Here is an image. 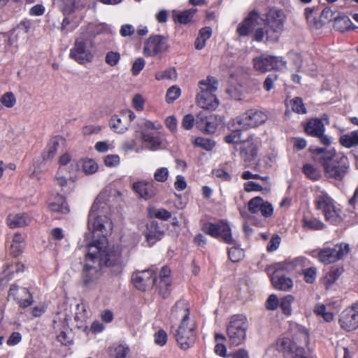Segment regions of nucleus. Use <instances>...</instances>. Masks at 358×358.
I'll list each match as a JSON object with an SVG mask.
<instances>
[{
	"label": "nucleus",
	"instance_id": "nucleus-1",
	"mask_svg": "<svg viewBox=\"0 0 358 358\" xmlns=\"http://www.w3.org/2000/svg\"><path fill=\"white\" fill-rule=\"evenodd\" d=\"M100 204L96 199L91 207L88 216V229L93 234L94 238L96 234L98 239L87 244V252L95 248L94 260L97 265L102 268L106 266L111 268L113 275L122 273L124 264L122 252L119 247L108 245L106 236L112 229V224L107 217L100 215Z\"/></svg>",
	"mask_w": 358,
	"mask_h": 358
},
{
	"label": "nucleus",
	"instance_id": "nucleus-2",
	"mask_svg": "<svg viewBox=\"0 0 358 358\" xmlns=\"http://www.w3.org/2000/svg\"><path fill=\"white\" fill-rule=\"evenodd\" d=\"M170 319L180 322L174 333L179 348L187 350L193 347L196 338V325L189 317V306L187 301L179 300L175 303L171 308Z\"/></svg>",
	"mask_w": 358,
	"mask_h": 358
},
{
	"label": "nucleus",
	"instance_id": "nucleus-3",
	"mask_svg": "<svg viewBox=\"0 0 358 358\" xmlns=\"http://www.w3.org/2000/svg\"><path fill=\"white\" fill-rule=\"evenodd\" d=\"M313 153L315 160L322 166L327 178L342 181L349 173L348 157L337 155L334 149L316 148Z\"/></svg>",
	"mask_w": 358,
	"mask_h": 358
},
{
	"label": "nucleus",
	"instance_id": "nucleus-4",
	"mask_svg": "<svg viewBox=\"0 0 358 358\" xmlns=\"http://www.w3.org/2000/svg\"><path fill=\"white\" fill-rule=\"evenodd\" d=\"M202 231L213 238H220L225 243L232 245L228 249L229 258L231 262H238L244 257V251L240 248L238 241L232 237L231 229L227 220L206 222L203 224Z\"/></svg>",
	"mask_w": 358,
	"mask_h": 358
},
{
	"label": "nucleus",
	"instance_id": "nucleus-5",
	"mask_svg": "<svg viewBox=\"0 0 358 358\" xmlns=\"http://www.w3.org/2000/svg\"><path fill=\"white\" fill-rule=\"evenodd\" d=\"M95 42L89 33H82L75 39L70 50L69 57L79 64H86L93 61L95 55Z\"/></svg>",
	"mask_w": 358,
	"mask_h": 358
},
{
	"label": "nucleus",
	"instance_id": "nucleus-6",
	"mask_svg": "<svg viewBox=\"0 0 358 358\" xmlns=\"http://www.w3.org/2000/svg\"><path fill=\"white\" fill-rule=\"evenodd\" d=\"M218 87L217 80L213 76L199 82V92L196 95V103L201 108L206 110H215L219 105L215 92Z\"/></svg>",
	"mask_w": 358,
	"mask_h": 358
},
{
	"label": "nucleus",
	"instance_id": "nucleus-7",
	"mask_svg": "<svg viewBox=\"0 0 358 358\" xmlns=\"http://www.w3.org/2000/svg\"><path fill=\"white\" fill-rule=\"evenodd\" d=\"M315 205L321 210L327 222L336 224L341 222V210L334 200L324 191L319 190L315 194Z\"/></svg>",
	"mask_w": 358,
	"mask_h": 358
},
{
	"label": "nucleus",
	"instance_id": "nucleus-8",
	"mask_svg": "<svg viewBox=\"0 0 358 358\" xmlns=\"http://www.w3.org/2000/svg\"><path fill=\"white\" fill-rule=\"evenodd\" d=\"M306 259L303 257H297L293 260H286L284 262H278L274 264L275 272L272 275L271 280L275 289L280 290H289L293 285L291 278H287L280 274V271H292L296 267L302 266Z\"/></svg>",
	"mask_w": 358,
	"mask_h": 358
},
{
	"label": "nucleus",
	"instance_id": "nucleus-9",
	"mask_svg": "<svg viewBox=\"0 0 358 358\" xmlns=\"http://www.w3.org/2000/svg\"><path fill=\"white\" fill-rule=\"evenodd\" d=\"M308 343V335L305 331H301L296 335L294 341L287 337H282L278 340L277 349L282 352H291L295 353L294 358H311L306 355L303 345Z\"/></svg>",
	"mask_w": 358,
	"mask_h": 358
},
{
	"label": "nucleus",
	"instance_id": "nucleus-10",
	"mask_svg": "<svg viewBox=\"0 0 358 358\" xmlns=\"http://www.w3.org/2000/svg\"><path fill=\"white\" fill-rule=\"evenodd\" d=\"M248 322L245 316L236 315L231 317L227 327V336L231 345L238 346L244 343Z\"/></svg>",
	"mask_w": 358,
	"mask_h": 358
},
{
	"label": "nucleus",
	"instance_id": "nucleus-11",
	"mask_svg": "<svg viewBox=\"0 0 358 358\" xmlns=\"http://www.w3.org/2000/svg\"><path fill=\"white\" fill-rule=\"evenodd\" d=\"M95 248H92L90 253L85 255V268L83 272V282L85 287L94 289L96 287L100 277L102 275L101 267L94 262Z\"/></svg>",
	"mask_w": 358,
	"mask_h": 358
},
{
	"label": "nucleus",
	"instance_id": "nucleus-12",
	"mask_svg": "<svg viewBox=\"0 0 358 358\" xmlns=\"http://www.w3.org/2000/svg\"><path fill=\"white\" fill-rule=\"evenodd\" d=\"M285 15L282 11L271 9L266 14V33L267 41L275 42L278 40L283 28Z\"/></svg>",
	"mask_w": 358,
	"mask_h": 358
},
{
	"label": "nucleus",
	"instance_id": "nucleus-13",
	"mask_svg": "<svg viewBox=\"0 0 358 358\" xmlns=\"http://www.w3.org/2000/svg\"><path fill=\"white\" fill-rule=\"evenodd\" d=\"M350 251V245L345 243L336 244L332 247L324 245L318 252V260L324 264L335 263L343 258Z\"/></svg>",
	"mask_w": 358,
	"mask_h": 358
},
{
	"label": "nucleus",
	"instance_id": "nucleus-14",
	"mask_svg": "<svg viewBox=\"0 0 358 358\" xmlns=\"http://www.w3.org/2000/svg\"><path fill=\"white\" fill-rule=\"evenodd\" d=\"M254 69L260 73H266L272 70L280 71L285 68L286 62L281 57L262 54L252 60Z\"/></svg>",
	"mask_w": 358,
	"mask_h": 358
},
{
	"label": "nucleus",
	"instance_id": "nucleus-15",
	"mask_svg": "<svg viewBox=\"0 0 358 358\" xmlns=\"http://www.w3.org/2000/svg\"><path fill=\"white\" fill-rule=\"evenodd\" d=\"M267 118L265 113L257 109H250L233 119V125L238 124L240 128L248 129L264 124Z\"/></svg>",
	"mask_w": 358,
	"mask_h": 358
},
{
	"label": "nucleus",
	"instance_id": "nucleus-16",
	"mask_svg": "<svg viewBox=\"0 0 358 358\" xmlns=\"http://www.w3.org/2000/svg\"><path fill=\"white\" fill-rule=\"evenodd\" d=\"M167 38L162 35H151L144 43L143 53L147 57L160 56L169 50Z\"/></svg>",
	"mask_w": 358,
	"mask_h": 358
},
{
	"label": "nucleus",
	"instance_id": "nucleus-17",
	"mask_svg": "<svg viewBox=\"0 0 358 358\" xmlns=\"http://www.w3.org/2000/svg\"><path fill=\"white\" fill-rule=\"evenodd\" d=\"M8 298L15 301L22 308H26L34 303L33 296L29 289L15 283L10 285Z\"/></svg>",
	"mask_w": 358,
	"mask_h": 358
},
{
	"label": "nucleus",
	"instance_id": "nucleus-18",
	"mask_svg": "<svg viewBox=\"0 0 358 358\" xmlns=\"http://www.w3.org/2000/svg\"><path fill=\"white\" fill-rule=\"evenodd\" d=\"M131 279L138 289L146 291L153 287L156 282V275L152 270H144L134 273Z\"/></svg>",
	"mask_w": 358,
	"mask_h": 358
},
{
	"label": "nucleus",
	"instance_id": "nucleus-19",
	"mask_svg": "<svg viewBox=\"0 0 358 358\" xmlns=\"http://www.w3.org/2000/svg\"><path fill=\"white\" fill-rule=\"evenodd\" d=\"M339 324L341 327L347 331L357 329L358 305L355 304L345 309L340 315Z\"/></svg>",
	"mask_w": 358,
	"mask_h": 358
},
{
	"label": "nucleus",
	"instance_id": "nucleus-20",
	"mask_svg": "<svg viewBox=\"0 0 358 358\" xmlns=\"http://www.w3.org/2000/svg\"><path fill=\"white\" fill-rule=\"evenodd\" d=\"M135 137H139L145 148L152 151L161 148L163 144L162 138L159 133L135 131Z\"/></svg>",
	"mask_w": 358,
	"mask_h": 358
},
{
	"label": "nucleus",
	"instance_id": "nucleus-21",
	"mask_svg": "<svg viewBox=\"0 0 358 358\" xmlns=\"http://www.w3.org/2000/svg\"><path fill=\"white\" fill-rule=\"evenodd\" d=\"M132 189L140 198L144 200L152 199L157 192V185L152 180H140L134 182Z\"/></svg>",
	"mask_w": 358,
	"mask_h": 358
},
{
	"label": "nucleus",
	"instance_id": "nucleus-22",
	"mask_svg": "<svg viewBox=\"0 0 358 358\" xmlns=\"http://www.w3.org/2000/svg\"><path fill=\"white\" fill-rule=\"evenodd\" d=\"M248 210L252 214L261 213L266 217L271 216L273 212L272 205L259 196L255 197L249 201Z\"/></svg>",
	"mask_w": 358,
	"mask_h": 358
},
{
	"label": "nucleus",
	"instance_id": "nucleus-23",
	"mask_svg": "<svg viewBox=\"0 0 358 358\" xmlns=\"http://www.w3.org/2000/svg\"><path fill=\"white\" fill-rule=\"evenodd\" d=\"M26 236L20 232H16L12 236L11 241L8 236L6 241V246L11 255L13 257L19 256L24 247Z\"/></svg>",
	"mask_w": 358,
	"mask_h": 358
},
{
	"label": "nucleus",
	"instance_id": "nucleus-24",
	"mask_svg": "<svg viewBox=\"0 0 358 358\" xmlns=\"http://www.w3.org/2000/svg\"><path fill=\"white\" fill-rule=\"evenodd\" d=\"M259 143V140L254 136H250L243 142L241 152L245 161L251 162L257 156Z\"/></svg>",
	"mask_w": 358,
	"mask_h": 358
},
{
	"label": "nucleus",
	"instance_id": "nucleus-25",
	"mask_svg": "<svg viewBox=\"0 0 358 358\" xmlns=\"http://www.w3.org/2000/svg\"><path fill=\"white\" fill-rule=\"evenodd\" d=\"M171 271L166 266L162 267L159 273V280L158 284L156 285L159 294L164 298L168 297L170 294L171 280H170Z\"/></svg>",
	"mask_w": 358,
	"mask_h": 358
},
{
	"label": "nucleus",
	"instance_id": "nucleus-26",
	"mask_svg": "<svg viewBox=\"0 0 358 358\" xmlns=\"http://www.w3.org/2000/svg\"><path fill=\"white\" fill-rule=\"evenodd\" d=\"M258 19V13L255 10L251 12L248 17L237 28L238 35L241 36H248L255 28Z\"/></svg>",
	"mask_w": 358,
	"mask_h": 358
},
{
	"label": "nucleus",
	"instance_id": "nucleus-27",
	"mask_svg": "<svg viewBox=\"0 0 358 358\" xmlns=\"http://www.w3.org/2000/svg\"><path fill=\"white\" fill-rule=\"evenodd\" d=\"M31 222L30 217L26 213H11L6 219L8 226L11 229L24 227Z\"/></svg>",
	"mask_w": 358,
	"mask_h": 358
},
{
	"label": "nucleus",
	"instance_id": "nucleus-28",
	"mask_svg": "<svg viewBox=\"0 0 358 358\" xmlns=\"http://www.w3.org/2000/svg\"><path fill=\"white\" fill-rule=\"evenodd\" d=\"M110 128L118 134H124L129 129V124L126 114L113 115L110 120Z\"/></svg>",
	"mask_w": 358,
	"mask_h": 358
},
{
	"label": "nucleus",
	"instance_id": "nucleus-29",
	"mask_svg": "<svg viewBox=\"0 0 358 358\" xmlns=\"http://www.w3.org/2000/svg\"><path fill=\"white\" fill-rule=\"evenodd\" d=\"M146 241L149 246H152L157 241L161 240L164 231L160 229L157 223L152 222L147 226Z\"/></svg>",
	"mask_w": 358,
	"mask_h": 358
},
{
	"label": "nucleus",
	"instance_id": "nucleus-30",
	"mask_svg": "<svg viewBox=\"0 0 358 358\" xmlns=\"http://www.w3.org/2000/svg\"><path fill=\"white\" fill-rule=\"evenodd\" d=\"M325 130L323 122L319 118L310 120L305 126V131L309 136L316 137Z\"/></svg>",
	"mask_w": 358,
	"mask_h": 358
},
{
	"label": "nucleus",
	"instance_id": "nucleus-31",
	"mask_svg": "<svg viewBox=\"0 0 358 358\" xmlns=\"http://www.w3.org/2000/svg\"><path fill=\"white\" fill-rule=\"evenodd\" d=\"M24 36L21 32L16 31V28L13 29L10 35L6 34H0V41H3L5 43L3 49L6 51H10L11 47H17V42L21 36Z\"/></svg>",
	"mask_w": 358,
	"mask_h": 358
},
{
	"label": "nucleus",
	"instance_id": "nucleus-32",
	"mask_svg": "<svg viewBox=\"0 0 358 358\" xmlns=\"http://www.w3.org/2000/svg\"><path fill=\"white\" fill-rule=\"evenodd\" d=\"M340 143L346 148L358 145V130L353 131L340 137Z\"/></svg>",
	"mask_w": 358,
	"mask_h": 358
},
{
	"label": "nucleus",
	"instance_id": "nucleus-33",
	"mask_svg": "<svg viewBox=\"0 0 358 358\" xmlns=\"http://www.w3.org/2000/svg\"><path fill=\"white\" fill-rule=\"evenodd\" d=\"M49 208L53 212H59L64 214L69 212V208L66 200L62 196H56L54 201L50 203Z\"/></svg>",
	"mask_w": 358,
	"mask_h": 358
},
{
	"label": "nucleus",
	"instance_id": "nucleus-34",
	"mask_svg": "<svg viewBox=\"0 0 358 358\" xmlns=\"http://www.w3.org/2000/svg\"><path fill=\"white\" fill-rule=\"evenodd\" d=\"M59 146V138H55L52 139L43 152L42 157L43 160H50L52 159L55 157Z\"/></svg>",
	"mask_w": 358,
	"mask_h": 358
},
{
	"label": "nucleus",
	"instance_id": "nucleus-35",
	"mask_svg": "<svg viewBox=\"0 0 358 358\" xmlns=\"http://www.w3.org/2000/svg\"><path fill=\"white\" fill-rule=\"evenodd\" d=\"M341 272L338 268L332 267L324 277L322 282L327 289H329L338 280Z\"/></svg>",
	"mask_w": 358,
	"mask_h": 358
},
{
	"label": "nucleus",
	"instance_id": "nucleus-36",
	"mask_svg": "<svg viewBox=\"0 0 358 358\" xmlns=\"http://www.w3.org/2000/svg\"><path fill=\"white\" fill-rule=\"evenodd\" d=\"M129 351L127 345L118 344L110 348V355L112 358H127Z\"/></svg>",
	"mask_w": 358,
	"mask_h": 358
},
{
	"label": "nucleus",
	"instance_id": "nucleus-37",
	"mask_svg": "<svg viewBox=\"0 0 358 358\" xmlns=\"http://www.w3.org/2000/svg\"><path fill=\"white\" fill-rule=\"evenodd\" d=\"M230 127L233 129V131L225 136L224 139L227 143H239L241 142V129H244L243 128H240L238 124L235 126L233 125V120L230 123Z\"/></svg>",
	"mask_w": 358,
	"mask_h": 358
},
{
	"label": "nucleus",
	"instance_id": "nucleus-38",
	"mask_svg": "<svg viewBox=\"0 0 358 358\" xmlns=\"http://www.w3.org/2000/svg\"><path fill=\"white\" fill-rule=\"evenodd\" d=\"M162 125L158 122H152L148 120H143L138 122V129L135 131L159 130Z\"/></svg>",
	"mask_w": 358,
	"mask_h": 358
},
{
	"label": "nucleus",
	"instance_id": "nucleus-39",
	"mask_svg": "<svg viewBox=\"0 0 358 358\" xmlns=\"http://www.w3.org/2000/svg\"><path fill=\"white\" fill-rule=\"evenodd\" d=\"M303 173L312 180H318L321 178L320 171L310 164L303 165Z\"/></svg>",
	"mask_w": 358,
	"mask_h": 358
},
{
	"label": "nucleus",
	"instance_id": "nucleus-40",
	"mask_svg": "<svg viewBox=\"0 0 358 358\" xmlns=\"http://www.w3.org/2000/svg\"><path fill=\"white\" fill-rule=\"evenodd\" d=\"M155 78L157 80H176L177 78V73L175 68H169L164 71H159L155 73Z\"/></svg>",
	"mask_w": 358,
	"mask_h": 358
},
{
	"label": "nucleus",
	"instance_id": "nucleus-41",
	"mask_svg": "<svg viewBox=\"0 0 358 358\" xmlns=\"http://www.w3.org/2000/svg\"><path fill=\"white\" fill-rule=\"evenodd\" d=\"M196 12V8L183 10L176 15V19L181 24H187L192 20V18Z\"/></svg>",
	"mask_w": 358,
	"mask_h": 358
},
{
	"label": "nucleus",
	"instance_id": "nucleus-42",
	"mask_svg": "<svg viewBox=\"0 0 358 358\" xmlns=\"http://www.w3.org/2000/svg\"><path fill=\"white\" fill-rule=\"evenodd\" d=\"M294 298L292 295H287L279 301V306L283 313L286 315H290L292 312V303Z\"/></svg>",
	"mask_w": 358,
	"mask_h": 358
},
{
	"label": "nucleus",
	"instance_id": "nucleus-43",
	"mask_svg": "<svg viewBox=\"0 0 358 358\" xmlns=\"http://www.w3.org/2000/svg\"><path fill=\"white\" fill-rule=\"evenodd\" d=\"M290 106L292 110L299 114H306L307 110L303 103L301 98L295 97L290 101Z\"/></svg>",
	"mask_w": 358,
	"mask_h": 358
},
{
	"label": "nucleus",
	"instance_id": "nucleus-44",
	"mask_svg": "<svg viewBox=\"0 0 358 358\" xmlns=\"http://www.w3.org/2000/svg\"><path fill=\"white\" fill-rule=\"evenodd\" d=\"M194 145L206 150L210 151L214 148L215 143L210 139L198 137L194 140Z\"/></svg>",
	"mask_w": 358,
	"mask_h": 358
},
{
	"label": "nucleus",
	"instance_id": "nucleus-45",
	"mask_svg": "<svg viewBox=\"0 0 358 358\" xmlns=\"http://www.w3.org/2000/svg\"><path fill=\"white\" fill-rule=\"evenodd\" d=\"M181 94V90L179 87L173 85L168 89L166 94V101L167 103H171L176 101Z\"/></svg>",
	"mask_w": 358,
	"mask_h": 358
},
{
	"label": "nucleus",
	"instance_id": "nucleus-46",
	"mask_svg": "<svg viewBox=\"0 0 358 358\" xmlns=\"http://www.w3.org/2000/svg\"><path fill=\"white\" fill-rule=\"evenodd\" d=\"M314 313L317 315H321L326 322H331L334 319V315L330 312H327L326 307L323 304H317L315 306Z\"/></svg>",
	"mask_w": 358,
	"mask_h": 358
},
{
	"label": "nucleus",
	"instance_id": "nucleus-47",
	"mask_svg": "<svg viewBox=\"0 0 358 358\" xmlns=\"http://www.w3.org/2000/svg\"><path fill=\"white\" fill-rule=\"evenodd\" d=\"M1 103L6 108H13L16 103V98L13 92L3 94L0 99Z\"/></svg>",
	"mask_w": 358,
	"mask_h": 358
},
{
	"label": "nucleus",
	"instance_id": "nucleus-48",
	"mask_svg": "<svg viewBox=\"0 0 358 358\" xmlns=\"http://www.w3.org/2000/svg\"><path fill=\"white\" fill-rule=\"evenodd\" d=\"M97 163L92 159H87L83 161V170L86 174H93L98 170Z\"/></svg>",
	"mask_w": 358,
	"mask_h": 358
},
{
	"label": "nucleus",
	"instance_id": "nucleus-49",
	"mask_svg": "<svg viewBox=\"0 0 358 358\" xmlns=\"http://www.w3.org/2000/svg\"><path fill=\"white\" fill-rule=\"evenodd\" d=\"M149 214L152 217H155L162 220H168L171 217V213L164 208L150 210Z\"/></svg>",
	"mask_w": 358,
	"mask_h": 358
},
{
	"label": "nucleus",
	"instance_id": "nucleus-50",
	"mask_svg": "<svg viewBox=\"0 0 358 358\" xmlns=\"http://www.w3.org/2000/svg\"><path fill=\"white\" fill-rule=\"evenodd\" d=\"M120 60V54L118 52L109 51L105 57V62L110 66H115Z\"/></svg>",
	"mask_w": 358,
	"mask_h": 358
},
{
	"label": "nucleus",
	"instance_id": "nucleus-51",
	"mask_svg": "<svg viewBox=\"0 0 358 358\" xmlns=\"http://www.w3.org/2000/svg\"><path fill=\"white\" fill-rule=\"evenodd\" d=\"M197 120H199L201 122H203L206 125L205 131L208 134L215 133L217 129V124L208 121L206 120V117L204 116L201 113H200L197 116Z\"/></svg>",
	"mask_w": 358,
	"mask_h": 358
},
{
	"label": "nucleus",
	"instance_id": "nucleus-52",
	"mask_svg": "<svg viewBox=\"0 0 358 358\" xmlns=\"http://www.w3.org/2000/svg\"><path fill=\"white\" fill-rule=\"evenodd\" d=\"M169 174V172L167 168L161 167L154 173V178L157 182H164L167 180Z\"/></svg>",
	"mask_w": 358,
	"mask_h": 358
},
{
	"label": "nucleus",
	"instance_id": "nucleus-53",
	"mask_svg": "<svg viewBox=\"0 0 358 358\" xmlns=\"http://www.w3.org/2000/svg\"><path fill=\"white\" fill-rule=\"evenodd\" d=\"M64 171L63 168L58 169L55 178L56 184L62 188L66 186L68 180H70L67 174L63 176Z\"/></svg>",
	"mask_w": 358,
	"mask_h": 358
},
{
	"label": "nucleus",
	"instance_id": "nucleus-54",
	"mask_svg": "<svg viewBox=\"0 0 358 358\" xmlns=\"http://www.w3.org/2000/svg\"><path fill=\"white\" fill-rule=\"evenodd\" d=\"M103 161L107 167H116L120 164V157L118 155H108L104 157Z\"/></svg>",
	"mask_w": 358,
	"mask_h": 358
},
{
	"label": "nucleus",
	"instance_id": "nucleus-55",
	"mask_svg": "<svg viewBox=\"0 0 358 358\" xmlns=\"http://www.w3.org/2000/svg\"><path fill=\"white\" fill-rule=\"evenodd\" d=\"M122 148L123 151H124L125 152L131 151H135L136 152H138L141 150L138 148L137 142L135 139L131 141H126L123 142V143L122 144Z\"/></svg>",
	"mask_w": 358,
	"mask_h": 358
},
{
	"label": "nucleus",
	"instance_id": "nucleus-56",
	"mask_svg": "<svg viewBox=\"0 0 358 358\" xmlns=\"http://www.w3.org/2000/svg\"><path fill=\"white\" fill-rule=\"evenodd\" d=\"M77 27L78 24L76 22L71 23L68 17H64L62 22L61 31L64 34H66L69 32L73 31Z\"/></svg>",
	"mask_w": 358,
	"mask_h": 358
},
{
	"label": "nucleus",
	"instance_id": "nucleus-57",
	"mask_svg": "<svg viewBox=\"0 0 358 358\" xmlns=\"http://www.w3.org/2000/svg\"><path fill=\"white\" fill-rule=\"evenodd\" d=\"M303 273L304 275L305 281L308 283H313L316 278L317 269L315 267H310L304 269Z\"/></svg>",
	"mask_w": 358,
	"mask_h": 358
},
{
	"label": "nucleus",
	"instance_id": "nucleus-58",
	"mask_svg": "<svg viewBox=\"0 0 358 358\" xmlns=\"http://www.w3.org/2000/svg\"><path fill=\"white\" fill-rule=\"evenodd\" d=\"M303 224L308 229L315 230L322 229L324 227V224L317 219H304Z\"/></svg>",
	"mask_w": 358,
	"mask_h": 358
},
{
	"label": "nucleus",
	"instance_id": "nucleus-59",
	"mask_svg": "<svg viewBox=\"0 0 358 358\" xmlns=\"http://www.w3.org/2000/svg\"><path fill=\"white\" fill-rule=\"evenodd\" d=\"M281 238L280 237L277 235L274 234L273 235L271 239L269 241V242L267 244V250L268 252H273L276 250L280 244Z\"/></svg>",
	"mask_w": 358,
	"mask_h": 358
},
{
	"label": "nucleus",
	"instance_id": "nucleus-60",
	"mask_svg": "<svg viewBox=\"0 0 358 358\" xmlns=\"http://www.w3.org/2000/svg\"><path fill=\"white\" fill-rule=\"evenodd\" d=\"M279 306V300L275 294H271L268 296L266 302V307L269 310H275Z\"/></svg>",
	"mask_w": 358,
	"mask_h": 358
},
{
	"label": "nucleus",
	"instance_id": "nucleus-61",
	"mask_svg": "<svg viewBox=\"0 0 358 358\" xmlns=\"http://www.w3.org/2000/svg\"><path fill=\"white\" fill-rule=\"evenodd\" d=\"M155 342L156 344L163 346L167 342V335L164 330H159L155 334Z\"/></svg>",
	"mask_w": 358,
	"mask_h": 358
},
{
	"label": "nucleus",
	"instance_id": "nucleus-62",
	"mask_svg": "<svg viewBox=\"0 0 358 358\" xmlns=\"http://www.w3.org/2000/svg\"><path fill=\"white\" fill-rule=\"evenodd\" d=\"M145 60L143 58H138L131 67V73L134 76H137L145 66Z\"/></svg>",
	"mask_w": 358,
	"mask_h": 358
},
{
	"label": "nucleus",
	"instance_id": "nucleus-63",
	"mask_svg": "<svg viewBox=\"0 0 358 358\" xmlns=\"http://www.w3.org/2000/svg\"><path fill=\"white\" fill-rule=\"evenodd\" d=\"M166 127L173 133L177 131L178 121L175 116L171 115L165 119Z\"/></svg>",
	"mask_w": 358,
	"mask_h": 358
},
{
	"label": "nucleus",
	"instance_id": "nucleus-64",
	"mask_svg": "<svg viewBox=\"0 0 358 358\" xmlns=\"http://www.w3.org/2000/svg\"><path fill=\"white\" fill-rule=\"evenodd\" d=\"M145 101L141 94H136L132 99V106L138 111H141L144 108Z\"/></svg>",
	"mask_w": 358,
	"mask_h": 358
}]
</instances>
